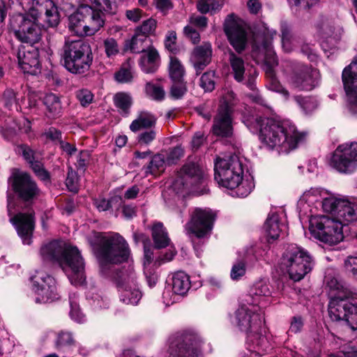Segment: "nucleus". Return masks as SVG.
<instances>
[{"instance_id": "obj_51", "label": "nucleus", "mask_w": 357, "mask_h": 357, "mask_svg": "<svg viewBox=\"0 0 357 357\" xmlns=\"http://www.w3.org/2000/svg\"><path fill=\"white\" fill-rule=\"evenodd\" d=\"M295 100L307 114L312 112L317 107L316 102L310 97L296 96Z\"/></svg>"}, {"instance_id": "obj_39", "label": "nucleus", "mask_w": 357, "mask_h": 357, "mask_svg": "<svg viewBox=\"0 0 357 357\" xmlns=\"http://www.w3.org/2000/svg\"><path fill=\"white\" fill-rule=\"evenodd\" d=\"M119 291L120 292V300L127 305H135L142 298V292L138 286L126 287V289H119Z\"/></svg>"}, {"instance_id": "obj_11", "label": "nucleus", "mask_w": 357, "mask_h": 357, "mask_svg": "<svg viewBox=\"0 0 357 357\" xmlns=\"http://www.w3.org/2000/svg\"><path fill=\"white\" fill-rule=\"evenodd\" d=\"M235 94L232 91H227L220 101L218 113L214 118L213 132L222 137H229L233 135L232 114L234 106Z\"/></svg>"}, {"instance_id": "obj_15", "label": "nucleus", "mask_w": 357, "mask_h": 357, "mask_svg": "<svg viewBox=\"0 0 357 357\" xmlns=\"http://www.w3.org/2000/svg\"><path fill=\"white\" fill-rule=\"evenodd\" d=\"M330 166L342 173H351L357 168V142L343 144L333 153Z\"/></svg>"}, {"instance_id": "obj_57", "label": "nucleus", "mask_w": 357, "mask_h": 357, "mask_svg": "<svg viewBox=\"0 0 357 357\" xmlns=\"http://www.w3.org/2000/svg\"><path fill=\"white\" fill-rule=\"evenodd\" d=\"M344 266L346 272L357 280V256L347 257L344 260Z\"/></svg>"}, {"instance_id": "obj_4", "label": "nucleus", "mask_w": 357, "mask_h": 357, "mask_svg": "<svg viewBox=\"0 0 357 357\" xmlns=\"http://www.w3.org/2000/svg\"><path fill=\"white\" fill-rule=\"evenodd\" d=\"M214 170L217 183L224 188L236 190L238 197H247L254 188L252 180L243 179V163L236 155L217 158Z\"/></svg>"}, {"instance_id": "obj_64", "label": "nucleus", "mask_w": 357, "mask_h": 357, "mask_svg": "<svg viewBox=\"0 0 357 357\" xmlns=\"http://www.w3.org/2000/svg\"><path fill=\"white\" fill-rule=\"evenodd\" d=\"M3 99L7 107L10 108L13 105L17 107L16 93L13 89H6L3 93Z\"/></svg>"}, {"instance_id": "obj_56", "label": "nucleus", "mask_w": 357, "mask_h": 357, "mask_svg": "<svg viewBox=\"0 0 357 357\" xmlns=\"http://www.w3.org/2000/svg\"><path fill=\"white\" fill-rule=\"evenodd\" d=\"M156 138V131L150 129L141 132L137 137V142L141 145H149Z\"/></svg>"}, {"instance_id": "obj_5", "label": "nucleus", "mask_w": 357, "mask_h": 357, "mask_svg": "<svg viewBox=\"0 0 357 357\" xmlns=\"http://www.w3.org/2000/svg\"><path fill=\"white\" fill-rule=\"evenodd\" d=\"M234 319L239 329L247 334L248 349L251 352L261 356L271 349L267 338L259 332L262 319L257 307L243 302L236 311Z\"/></svg>"}, {"instance_id": "obj_58", "label": "nucleus", "mask_w": 357, "mask_h": 357, "mask_svg": "<svg viewBox=\"0 0 357 357\" xmlns=\"http://www.w3.org/2000/svg\"><path fill=\"white\" fill-rule=\"evenodd\" d=\"M78 178L77 173L72 167H69L66 184L70 191L76 192L77 191Z\"/></svg>"}, {"instance_id": "obj_44", "label": "nucleus", "mask_w": 357, "mask_h": 357, "mask_svg": "<svg viewBox=\"0 0 357 357\" xmlns=\"http://www.w3.org/2000/svg\"><path fill=\"white\" fill-rule=\"evenodd\" d=\"M145 93L149 98L155 101L163 100L166 94L162 86L151 82H147L146 84Z\"/></svg>"}, {"instance_id": "obj_42", "label": "nucleus", "mask_w": 357, "mask_h": 357, "mask_svg": "<svg viewBox=\"0 0 357 357\" xmlns=\"http://www.w3.org/2000/svg\"><path fill=\"white\" fill-rule=\"evenodd\" d=\"M133 65L134 63L130 59L123 63L120 70L115 74L116 80L121 83L131 82L134 76Z\"/></svg>"}, {"instance_id": "obj_43", "label": "nucleus", "mask_w": 357, "mask_h": 357, "mask_svg": "<svg viewBox=\"0 0 357 357\" xmlns=\"http://www.w3.org/2000/svg\"><path fill=\"white\" fill-rule=\"evenodd\" d=\"M114 102L121 114L128 115L132 104V100L129 94L121 92L114 96Z\"/></svg>"}, {"instance_id": "obj_46", "label": "nucleus", "mask_w": 357, "mask_h": 357, "mask_svg": "<svg viewBox=\"0 0 357 357\" xmlns=\"http://www.w3.org/2000/svg\"><path fill=\"white\" fill-rule=\"evenodd\" d=\"M246 273V264L244 259L236 261L232 266L230 271V278L234 281H238L243 278Z\"/></svg>"}, {"instance_id": "obj_8", "label": "nucleus", "mask_w": 357, "mask_h": 357, "mask_svg": "<svg viewBox=\"0 0 357 357\" xmlns=\"http://www.w3.org/2000/svg\"><path fill=\"white\" fill-rule=\"evenodd\" d=\"M63 66L73 74L82 75L87 73L93 62L90 45L82 40L66 42L63 47Z\"/></svg>"}, {"instance_id": "obj_50", "label": "nucleus", "mask_w": 357, "mask_h": 357, "mask_svg": "<svg viewBox=\"0 0 357 357\" xmlns=\"http://www.w3.org/2000/svg\"><path fill=\"white\" fill-rule=\"evenodd\" d=\"M157 22L153 18H149L143 22L142 24L137 27L135 31L138 33L145 35L149 38L150 34H152L156 28Z\"/></svg>"}, {"instance_id": "obj_16", "label": "nucleus", "mask_w": 357, "mask_h": 357, "mask_svg": "<svg viewBox=\"0 0 357 357\" xmlns=\"http://www.w3.org/2000/svg\"><path fill=\"white\" fill-rule=\"evenodd\" d=\"M214 220L215 215L211 210L195 208L192 212L190 220L185 226V232L199 238H205L211 233Z\"/></svg>"}, {"instance_id": "obj_28", "label": "nucleus", "mask_w": 357, "mask_h": 357, "mask_svg": "<svg viewBox=\"0 0 357 357\" xmlns=\"http://www.w3.org/2000/svg\"><path fill=\"white\" fill-rule=\"evenodd\" d=\"M212 47L208 43H204L194 49L190 61L197 74H199L210 63Z\"/></svg>"}, {"instance_id": "obj_20", "label": "nucleus", "mask_w": 357, "mask_h": 357, "mask_svg": "<svg viewBox=\"0 0 357 357\" xmlns=\"http://www.w3.org/2000/svg\"><path fill=\"white\" fill-rule=\"evenodd\" d=\"M289 83L298 91H312L319 85V71L311 67L301 66L290 75Z\"/></svg>"}, {"instance_id": "obj_59", "label": "nucleus", "mask_w": 357, "mask_h": 357, "mask_svg": "<svg viewBox=\"0 0 357 357\" xmlns=\"http://www.w3.org/2000/svg\"><path fill=\"white\" fill-rule=\"evenodd\" d=\"M70 317L78 323H82L85 320V317L80 311L79 305L75 302L72 301V298L70 297Z\"/></svg>"}, {"instance_id": "obj_41", "label": "nucleus", "mask_w": 357, "mask_h": 357, "mask_svg": "<svg viewBox=\"0 0 357 357\" xmlns=\"http://www.w3.org/2000/svg\"><path fill=\"white\" fill-rule=\"evenodd\" d=\"M169 74L173 82H181L185 74V68L175 56H171L169 63Z\"/></svg>"}, {"instance_id": "obj_32", "label": "nucleus", "mask_w": 357, "mask_h": 357, "mask_svg": "<svg viewBox=\"0 0 357 357\" xmlns=\"http://www.w3.org/2000/svg\"><path fill=\"white\" fill-rule=\"evenodd\" d=\"M46 107L45 115L49 119H56L62 114V106L60 98L54 93H48L43 98Z\"/></svg>"}, {"instance_id": "obj_27", "label": "nucleus", "mask_w": 357, "mask_h": 357, "mask_svg": "<svg viewBox=\"0 0 357 357\" xmlns=\"http://www.w3.org/2000/svg\"><path fill=\"white\" fill-rule=\"evenodd\" d=\"M284 215L276 211H271L265 221L264 229L268 242L278 239L280 233L285 229Z\"/></svg>"}, {"instance_id": "obj_34", "label": "nucleus", "mask_w": 357, "mask_h": 357, "mask_svg": "<svg viewBox=\"0 0 357 357\" xmlns=\"http://www.w3.org/2000/svg\"><path fill=\"white\" fill-rule=\"evenodd\" d=\"M190 287L189 276L182 271L176 272L172 278V291L176 294L184 296Z\"/></svg>"}, {"instance_id": "obj_10", "label": "nucleus", "mask_w": 357, "mask_h": 357, "mask_svg": "<svg viewBox=\"0 0 357 357\" xmlns=\"http://www.w3.org/2000/svg\"><path fill=\"white\" fill-rule=\"evenodd\" d=\"M343 225L340 220L327 215L312 216L309 230L316 239L328 245H335L344 238Z\"/></svg>"}, {"instance_id": "obj_1", "label": "nucleus", "mask_w": 357, "mask_h": 357, "mask_svg": "<svg viewBox=\"0 0 357 357\" xmlns=\"http://www.w3.org/2000/svg\"><path fill=\"white\" fill-rule=\"evenodd\" d=\"M243 122L251 132L259 133V139L266 147L279 153L294 150L305 138V134L299 132L296 126L289 121L252 115L245 117Z\"/></svg>"}, {"instance_id": "obj_52", "label": "nucleus", "mask_w": 357, "mask_h": 357, "mask_svg": "<svg viewBox=\"0 0 357 357\" xmlns=\"http://www.w3.org/2000/svg\"><path fill=\"white\" fill-rule=\"evenodd\" d=\"M200 86L205 91H212L215 88L214 73H204L200 78Z\"/></svg>"}, {"instance_id": "obj_54", "label": "nucleus", "mask_w": 357, "mask_h": 357, "mask_svg": "<svg viewBox=\"0 0 357 357\" xmlns=\"http://www.w3.org/2000/svg\"><path fill=\"white\" fill-rule=\"evenodd\" d=\"M187 91V87L184 80L174 82L170 89V96L174 99H180Z\"/></svg>"}, {"instance_id": "obj_18", "label": "nucleus", "mask_w": 357, "mask_h": 357, "mask_svg": "<svg viewBox=\"0 0 357 357\" xmlns=\"http://www.w3.org/2000/svg\"><path fill=\"white\" fill-rule=\"evenodd\" d=\"M32 289L37 295L36 302L45 303L57 299L54 279L42 271H36L31 277Z\"/></svg>"}, {"instance_id": "obj_2", "label": "nucleus", "mask_w": 357, "mask_h": 357, "mask_svg": "<svg viewBox=\"0 0 357 357\" xmlns=\"http://www.w3.org/2000/svg\"><path fill=\"white\" fill-rule=\"evenodd\" d=\"M40 253L43 260L57 262L72 284L82 285L85 282L84 262L76 247L54 241L42 246Z\"/></svg>"}, {"instance_id": "obj_63", "label": "nucleus", "mask_w": 357, "mask_h": 357, "mask_svg": "<svg viewBox=\"0 0 357 357\" xmlns=\"http://www.w3.org/2000/svg\"><path fill=\"white\" fill-rule=\"evenodd\" d=\"M90 156V153L88 151H82L77 158V167L80 170L84 171L89 162Z\"/></svg>"}, {"instance_id": "obj_62", "label": "nucleus", "mask_w": 357, "mask_h": 357, "mask_svg": "<svg viewBox=\"0 0 357 357\" xmlns=\"http://www.w3.org/2000/svg\"><path fill=\"white\" fill-rule=\"evenodd\" d=\"M144 275L150 287H154L158 282V275L156 271L150 266L144 267Z\"/></svg>"}, {"instance_id": "obj_23", "label": "nucleus", "mask_w": 357, "mask_h": 357, "mask_svg": "<svg viewBox=\"0 0 357 357\" xmlns=\"http://www.w3.org/2000/svg\"><path fill=\"white\" fill-rule=\"evenodd\" d=\"M30 9H23L31 17L38 20L43 14L50 26H56L59 22L57 8L52 0H33Z\"/></svg>"}, {"instance_id": "obj_45", "label": "nucleus", "mask_w": 357, "mask_h": 357, "mask_svg": "<svg viewBox=\"0 0 357 357\" xmlns=\"http://www.w3.org/2000/svg\"><path fill=\"white\" fill-rule=\"evenodd\" d=\"M263 41L260 48L264 50L266 52L272 54V40L277 35L276 31L270 29L266 25H263L261 29Z\"/></svg>"}, {"instance_id": "obj_38", "label": "nucleus", "mask_w": 357, "mask_h": 357, "mask_svg": "<svg viewBox=\"0 0 357 357\" xmlns=\"http://www.w3.org/2000/svg\"><path fill=\"white\" fill-rule=\"evenodd\" d=\"M152 238L155 247L158 249L167 247L170 243L167 231L160 222L153 225L152 227Z\"/></svg>"}, {"instance_id": "obj_47", "label": "nucleus", "mask_w": 357, "mask_h": 357, "mask_svg": "<svg viewBox=\"0 0 357 357\" xmlns=\"http://www.w3.org/2000/svg\"><path fill=\"white\" fill-rule=\"evenodd\" d=\"M74 342L73 335L70 332L61 331L57 336L56 347L58 349L62 350L74 344Z\"/></svg>"}, {"instance_id": "obj_3", "label": "nucleus", "mask_w": 357, "mask_h": 357, "mask_svg": "<svg viewBox=\"0 0 357 357\" xmlns=\"http://www.w3.org/2000/svg\"><path fill=\"white\" fill-rule=\"evenodd\" d=\"M89 241L105 275L112 266L128 261L130 257L128 242L118 233L93 234Z\"/></svg>"}, {"instance_id": "obj_30", "label": "nucleus", "mask_w": 357, "mask_h": 357, "mask_svg": "<svg viewBox=\"0 0 357 357\" xmlns=\"http://www.w3.org/2000/svg\"><path fill=\"white\" fill-rule=\"evenodd\" d=\"M269 285L266 282L259 281L251 288L248 294L245 295L243 301L249 305L257 306L263 297L271 295Z\"/></svg>"}, {"instance_id": "obj_31", "label": "nucleus", "mask_w": 357, "mask_h": 357, "mask_svg": "<svg viewBox=\"0 0 357 357\" xmlns=\"http://www.w3.org/2000/svg\"><path fill=\"white\" fill-rule=\"evenodd\" d=\"M157 118L148 111H141L137 114L135 120L130 125L132 132H136L142 129L153 128L156 124Z\"/></svg>"}, {"instance_id": "obj_37", "label": "nucleus", "mask_w": 357, "mask_h": 357, "mask_svg": "<svg viewBox=\"0 0 357 357\" xmlns=\"http://www.w3.org/2000/svg\"><path fill=\"white\" fill-rule=\"evenodd\" d=\"M151 47L149 38L146 37L145 35L139 34L136 31L132 39L126 45V47L135 54L142 53Z\"/></svg>"}, {"instance_id": "obj_35", "label": "nucleus", "mask_w": 357, "mask_h": 357, "mask_svg": "<svg viewBox=\"0 0 357 357\" xmlns=\"http://www.w3.org/2000/svg\"><path fill=\"white\" fill-rule=\"evenodd\" d=\"M116 282L119 290L126 287L138 286L136 273L134 268L129 266L128 268L122 270L116 277Z\"/></svg>"}, {"instance_id": "obj_53", "label": "nucleus", "mask_w": 357, "mask_h": 357, "mask_svg": "<svg viewBox=\"0 0 357 357\" xmlns=\"http://www.w3.org/2000/svg\"><path fill=\"white\" fill-rule=\"evenodd\" d=\"M76 98L82 107H87L93 100V94L86 89H79L75 93Z\"/></svg>"}, {"instance_id": "obj_24", "label": "nucleus", "mask_w": 357, "mask_h": 357, "mask_svg": "<svg viewBox=\"0 0 357 357\" xmlns=\"http://www.w3.org/2000/svg\"><path fill=\"white\" fill-rule=\"evenodd\" d=\"M17 60L20 67L25 73L35 75L39 70V52L32 44L20 46Z\"/></svg>"}, {"instance_id": "obj_49", "label": "nucleus", "mask_w": 357, "mask_h": 357, "mask_svg": "<svg viewBox=\"0 0 357 357\" xmlns=\"http://www.w3.org/2000/svg\"><path fill=\"white\" fill-rule=\"evenodd\" d=\"M105 52L108 58H113L119 52L116 40L112 38H107L103 42Z\"/></svg>"}, {"instance_id": "obj_60", "label": "nucleus", "mask_w": 357, "mask_h": 357, "mask_svg": "<svg viewBox=\"0 0 357 357\" xmlns=\"http://www.w3.org/2000/svg\"><path fill=\"white\" fill-rule=\"evenodd\" d=\"M180 296L181 295H178L172 291V288H167L164 290L162 294L163 303L166 306H169L176 303Z\"/></svg>"}, {"instance_id": "obj_40", "label": "nucleus", "mask_w": 357, "mask_h": 357, "mask_svg": "<svg viewBox=\"0 0 357 357\" xmlns=\"http://www.w3.org/2000/svg\"><path fill=\"white\" fill-rule=\"evenodd\" d=\"M229 56V61L232 69L234 77L237 82H241L244 79L245 72L244 61L233 52H230Z\"/></svg>"}, {"instance_id": "obj_55", "label": "nucleus", "mask_w": 357, "mask_h": 357, "mask_svg": "<svg viewBox=\"0 0 357 357\" xmlns=\"http://www.w3.org/2000/svg\"><path fill=\"white\" fill-rule=\"evenodd\" d=\"M184 153L183 149L181 146H177L170 149L166 155V160L168 164L175 163L178 160L183 157Z\"/></svg>"}, {"instance_id": "obj_33", "label": "nucleus", "mask_w": 357, "mask_h": 357, "mask_svg": "<svg viewBox=\"0 0 357 357\" xmlns=\"http://www.w3.org/2000/svg\"><path fill=\"white\" fill-rule=\"evenodd\" d=\"M321 46L326 48L333 49L335 47L340 38V30L336 29L329 23H326L322 31Z\"/></svg>"}, {"instance_id": "obj_13", "label": "nucleus", "mask_w": 357, "mask_h": 357, "mask_svg": "<svg viewBox=\"0 0 357 357\" xmlns=\"http://www.w3.org/2000/svg\"><path fill=\"white\" fill-rule=\"evenodd\" d=\"M324 211L335 216L342 225L357 220V204L342 195H329L322 202Z\"/></svg>"}, {"instance_id": "obj_17", "label": "nucleus", "mask_w": 357, "mask_h": 357, "mask_svg": "<svg viewBox=\"0 0 357 357\" xmlns=\"http://www.w3.org/2000/svg\"><path fill=\"white\" fill-rule=\"evenodd\" d=\"M203 180V172L195 163L183 165L173 183V189L177 194H188Z\"/></svg>"}, {"instance_id": "obj_19", "label": "nucleus", "mask_w": 357, "mask_h": 357, "mask_svg": "<svg viewBox=\"0 0 357 357\" xmlns=\"http://www.w3.org/2000/svg\"><path fill=\"white\" fill-rule=\"evenodd\" d=\"M10 183L13 190L24 202H31L40 195V190L36 181L26 172L13 173Z\"/></svg>"}, {"instance_id": "obj_29", "label": "nucleus", "mask_w": 357, "mask_h": 357, "mask_svg": "<svg viewBox=\"0 0 357 357\" xmlns=\"http://www.w3.org/2000/svg\"><path fill=\"white\" fill-rule=\"evenodd\" d=\"M139 60V66L145 73H155L159 66L160 55L153 47H149L142 53Z\"/></svg>"}, {"instance_id": "obj_9", "label": "nucleus", "mask_w": 357, "mask_h": 357, "mask_svg": "<svg viewBox=\"0 0 357 357\" xmlns=\"http://www.w3.org/2000/svg\"><path fill=\"white\" fill-rule=\"evenodd\" d=\"M281 265L295 282L302 280L312 268V259L309 253L296 244L285 248L281 259Z\"/></svg>"}, {"instance_id": "obj_61", "label": "nucleus", "mask_w": 357, "mask_h": 357, "mask_svg": "<svg viewBox=\"0 0 357 357\" xmlns=\"http://www.w3.org/2000/svg\"><path fill=\"white\" fill-rule=\"evenodd\" d=\"M176 33L174 31H169L165 39V46L169 52L176 51Z\"/></svg>"}, {"instance_id": "obj_36", "label": "nucleus", "mask_w": 357, "mask_h": 357, "mask_svg": "<svg viewBox=\"0 0 357 357\" xmlns=\"http://www.w3.org/2000/svg\"><path fill=\"white\" fill-rule=\"evenodd\" d=\"M165 169V155L158 153L153 156L149 165L143 167L144 175L157 176L164 172Z\"/></svg>"}, {"instance_id": "obj_7", "label": "nucleus", "mask_w": 357, "mask_h": 357, "mask_svg": "<svg viewBox=\"0 0 357 357\" xmlns=\"http://www.w3.org/2000/svg\"><path fill=\"white\" fill-rule=\"evenodd\" d=\"M93 8L81 5L69 17V28L78 36H92L105 25L103 4Z\"/></svg>"}, {"instance_id": "obj_21", "label": "nucleus", "mask_w": 357, "mask_h": 357, "mask_svg": "<svg viewBox=\"0 0 357 357\" xmlns=\"http://www.w3.org/2000/svg\"><path fill=\"white\" fill-rule=\"evenodd\" d=\"M224 30L231 45L238 53L244 50L247 43L246 32L242 22L234 14L229 15L225 20Z\"/></svg>"}, {"instance_id": "obj_26", "label": "nucleus", "mask_w": 357, "mask_h": 357, "mask_svg": "<svg viewBox=\"0 0 357 357\" xmlns=\"http://www.w3.org/2000/svg\"><path fill=\"white\" fill-rule=\"evenodd\" d=\"M328 195V191L319 188H312L306 190L298 202L301 213L312 216L311 206L319 202L322 204L325 198H328L329 196H326Z\"/></svg>"}, {"instance_id": "obj_6", "label": "nucleus", "mask_w": 357, "mask_h": 357, "mask_svg": "<svg viewBox=\"0 0 357 357\" xmlns=\"http://www.w3.org/2000/svg\"><path fill=\"white\" fill-rule=\"evenodd\" d=\"M331 300L328 314L333 321L344 320L353 331L357 330V305L349 301L353 293L335 278L327 282Z\"/></svg>"}, {"instance_id": "obj_48", "label": "nucleus", "mask_w": 357, "mask_h": 357, "mask_svg": "<svg viewBox=\"0 0 357 357\" xmlns=\"http://www.w3.org/2000/svg\"><path fill=\"white\" fill-rule=\"evenodd\" d=\"M30 167L35 174L43 181H48L50 178L49 172L44 168L43 163L38 160L32 161Z\"/></svg>"}, {"instance_id": "obj_12", "label": "nucleus", "mask_w": 357, "mask_h": 357, "mask_svg": "<svg viewBox=\"0 0 357 357\" xmlns=\"http://www.w3.org/2000/svg\"><path fill=\"white\" fill-rule=\"evenodd\" d=\"M10 29L15 36L26 45L37 43L40 38L38 20L26 13L13 15L10 19Z\"/></svg>"}, {"instance_id": "obj_22", "label": "nucleus", "mask_w": 357, "mask_h": 357, "mask_svg": "<svg viewBox=\"0 0 357 357\" xmlns=\"http://www.w3.org/2000/svg\"><path fill=\"white\" fill-rule=\"evenodd\" d=\"M342 78L348 96L349 109L351 114L357 115V56L343 70Z\"/></svg>"}, {"instance_id": "obj_14", "label": "nucleus", "mask_w": 357, "mask_h": 357, "mask_svg": "<svg viewBox=\"0 0 357 357\" xmlns=\"http://www.w3.org/2000/svg\"><path fill=\"white\" fill-rule=\"evenodd\" d=\"M202 341L194 333H185L172 340L169 347V357H202Z\"/></svg>"}, {"instance_id": "obj_25", "label": "nucleus", "mask_w": 357, "mask_h": 357, "mask_svg": "<svg viewBox=\"0 0 357 357\" xmlns=\"http://www.w3.org/2000/svg\"><path fill=\"white\" fill-rule=\"evenodd\" d=\"M24 244L30 245L34 228L32 213H19L10 219Z\"/></svg>"}]
</instances>
